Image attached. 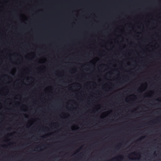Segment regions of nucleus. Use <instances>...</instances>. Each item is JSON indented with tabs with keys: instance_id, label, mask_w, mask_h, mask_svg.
<instances>
[{
	"instance_id": "1",
	"label": "nucleus",
	"mask_w": 161,
	"mask_h": 161,
	"mask_svg": "<svg viewBox=\"0 0 161 161\" xmlns=\"http://www.w3.org/2000/svg\"><path fill=\"white\" fill-rule=\"evenodd\" d=\"M143 138V137H142L141 138L139 139V140H138V141H139V140H141L142 139V138Z\"/></svg>"
}]
</instances>
